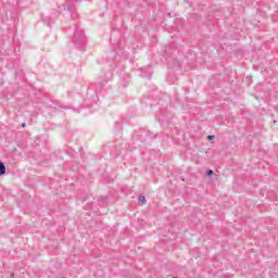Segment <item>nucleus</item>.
<instances>
[{
    "instance_id": "nucleus-1",
    "label": "nucleus",
    "mask_w": 278,
    "mask_h": 278,
    "mask_svg": "<svg viewBox=\"0 0 278 278\" xmlns=\"http://www.w3.org/2000/svg\"><path fill=\"white\" fill-rule=\"evenodd\" d=\"M75 33L73 37V42L77 49H81L86 46V35H84V30L77 26V23H74Z\"/></svg>"
},
{
    "instance_id": "nucleus-2",
    "label": "nucleus",
    "mask_w": 278,
    "mask_h": 278,
    "mask_svg": "<svg viewBox=\"0 0 278 278\" xmlns=\"http://www.w3.org/2000/svg\"><path fill=\"white\" fill-rule=\"evenodd\" d=\"M64 8V14L65 16H70L71 21H75L76 18H79V14H77V9L75 8V4L73 1L66 3L63 5Z\"/></svg>"
},
{
    "instance_id": "nucleus-3",
    "label": "nucleus",
    "mask_w": 278,
    "mask_h": 278,
    "mask_svg": "<svg viewBox=\"0 0 278 278\" xmlns=\"http://www.w3.org/2000/svg\"><path fill=\"white\" fill-rule=\"evenodd\" d=\"M41 21L48 25V27H51V23H55V18L51 17V16H47V15H43L41 16Z\"/></svg>"
},
{
    "instance_id": "nucleus-4",
    "label": "nucleus",
    "mask_w": 278,
    "mask_h": 278,
    "mask_svg": "<svg viewBox=\"0 0 278 278\" xmlns=\"http://www.w3.org/2000/svg\"><path fill=\"white\" fill-rule=\"evenodd\" d=\"M50 108H52V110H66V106L59 104L58 102H52Z\"/></svg>"
},
{
    "instance_id": "nucleus-5",
    "label": "nucleus",
    "mask_w": 278,
    "mask_h": 278,
    "mask_svg": "<svg viewBox=\"0 0 278 278\" xmlns=\"http://www.w3.org/2000/svg\"><path fill=\"white\" fill-rule=\"evenodd\" d=\"M5 173V164L0 161V177Z\"/></svg>"
},
{
    "instance_id": "nucleus-6",
    "label": "nucleus",
    "mask_w": 278,
    "mask_h": 278,
    "mask_svg": "<svg viewBox=\"0 0 278 278\" xmlns=\"http://www.w3.org/2000/svg\"><path fill=\"white\" fill-rule=\"evenodd\" d=\"M138 200L141 205H144V203H147V198H144V195H139Z\"/></svg>"
},
{
    "instance_id": "nucleus-7",
    "label": "nucleus",
    "mask_w": 278,
    "mask_h": 278,
    "mask_svg": "<svg viewBox=\"0 0 278 278\" xmlns=\"http://www.w3.org/2000/svg\"><path fill=\"white\" fill-rule=\"evenodd\" d=\"M206 175L207 177H212L214 175V170L212 169L206 170Z\"/></svg>"
},
{
    "instance_id": "nucleus-8",
    "label": "nucleus",
    "mask_w": 278,
    "mask_h": 278,
    "mask_svg": "<svg viewBox=\"0 0 278 278\" xmlns=\"http://www.w3.org/2000/svg\"><path fill=\"white\" fill-rule=\"evenodd\" d=\"M115 126H116V129H121V127H123V124H122L121 122H117V123L115 124Z\"/></svg>"
},
{
    "instance_id": "nucleus-9",
    "label": "nucleus",
    "mask_w": 278,
    "mask_h": 278,
    "mask_svg": "<svg viewBox=\"0 0 278 278\" xmlns=\"http://www.w3.org/2000/svg\"><path fill=\"white\" fill-rule=\"evenodd\" d=\"M214 138H215L214 135H208L207 136V140H214Z\"/></svg>"
},
{
    "instance_id": "nucleus-10",
    "label": "nucleus",
    "mask_w": 278,
    "mask_h": 278,
    "mask_svg": "<svg viewBox=\"0 0 278 278\" xmlns=\"http://www.w3.org/2000/svg\"><path fill=\"white\" fill-rule=\"evenodd\" d=\"M164 121H166V119H164L162 116H159V122L160 123H164Z\"/></svg>"
},
{
    "instance_id": "nucleus-11",
    "label": "nucleus",
    "mask_w": 278,
    "mask_h": 278,
    "mask_svg": "<svg viewBox=\"0 0 278 278\" xmlns=\"http://www.w3.org/2000/svg\"><path fill=\"white\" fill-rule=\"evenodd\" d=\"M22 127H26V124H25V123H23V124H22Z\"/></svg>"
}]
</instances>
